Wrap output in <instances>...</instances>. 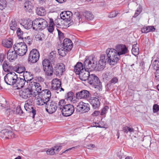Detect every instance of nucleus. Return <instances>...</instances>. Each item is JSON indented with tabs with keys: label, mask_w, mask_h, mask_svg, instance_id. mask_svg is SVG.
<instances>
[{
	"label": "nucleus",
	"mask_w": 159,
	"mask_h": 159,
	"mask_svg": "<svg viewBox=\"0 0 159 159\" xmlns=\"http://www.w3.org/2000/svg\"><path fill=\"white\" fill-rule=\"evenodd\" d=\"M89 102L94 109L98 108L100 105V102L98 99L96 97H91L89 100Z\"/></svg>",
	"instance_id": "18"
},
{
	"label": "nucleus",
	"mask_w": 159,
	"mask_h": 159,
	"mask_svg": "<svg viewBox=\"0 0 159 159\" xmlns=\"http://www.w3.org/2000/svg\"><path fill=\"white\" fill-rule=\"evenodd\" d=\"M37 94H35V92H34L32 89L30 88L24 89L20 92V95L24 99H27L30 97H35Z\"/></svg>",
	"instance_id": "5"
},
{
	"label": "nucleus",
	"mask_w": 159,
	"mask_h": 159,
	"mask_svg": "<svg viewBox=\"0 0 159 159\" xmlns=\"http://www.w3.org/2000/svg\"><path fill=\"white\" fill-rule=\"evenodd\" d=\"M118 80L117 77H114L109 81V84H115L118 82Z\"/></svg>",
	"instance_id": "58"
},
{
	"label": "nucleus",
	"mask_w": 159,
	"mask_h": 159,
	"mask_svg": "<svg viewBox=\"0 0 159 159\" xmlns=\"http://www.w3.org/2000/svg\"><path fill=\"white\" fill-rule=\"evenodd\" d=\"M13 48L14 51L16 52L17 54L23 56L25 54L27 51L26 45L22 42L15 43L14 45Z\"/></svg>",
	"instance_id": "3"
},
{
	"label": "nucleus",
	"mask_w": 159,
	"mask_h": 159,
	"mask_svg": "<svg viewBox=\"0 0 159 159\" xmlns=\"http://www.w3.org/2000/svg\"><path fill=\"white\" fill-rule=\"evenodd\" d=\"M32 7V5L31 4V2L27 1H26L24 4V8L26 11L30 12L31 11Z\"/></svg>",
	"instance_id": "34"
},
{
	"label": "nucleus",
	"mask_w": 159,
	"mask_h": 159,
	"mask_svg": "<svg viewBox=\"0 0 159 159\" xmlns=\"http://www.w3.org/2000/svg\"><path fill=\"white\" fill-rule=\"evenodd\" d=\"M45 107L46 111L49 114H52L57 110V104L55 101L51 100L48 102Z\"/></svg>",
	"instance_id": "7"
},
{
	"label": "nucleus",
	"mask_w": 159,
	"mask_h": 159,
	"mask_svg": "<svg viewBox=\"0 0 159 159\" xmlns=\"http://www.w3.org/2000/svg\"><path fill=\"white\" fill-rule=\"evenodd\" d=\"M74 95L73 92L70 91L67 93L65 97L67 100L72 101L73 99Z\"/></svg>",
	"instance_id": "49"
},
{
	"label": "nucleus",
	"mask_w": 159,
	"mask_h": 159,
	"mask_svg": "<svg viewBox=\"0 0 159 159\" xmlns=\"http://www.w3.org/2000/svg\"><path fill=\"white\" fill-rule=\"evenodd\" d=\"M43 68H46L51 66L50 60L47 59H45L42 61Z\"/></svg>",
	"instance_id": "48"
},
{
	"label": "nucleus",
	"mask_w": 159,
	"mask_h": 159,
	"mask_svg": "<svg viewBox=\"0 0 159 159\" xmlns=\"http://www.w3.org/2000/svg\"><path fill=\"white\" fill-rule=\"evenodd\" d=\"M58 53L62 57L65 56L69 51L66 50V49L63 47L58 49Z\"/></svg>",
	"instance_id": "41"
},
{
	"label": "nucleus",
	"mask_w": 159,
	"mask_h": 159,
	"mask_svg": "<svg viewBox=\"0 0 159 159\" xmlns=\"http://www.w3.org/2000/svg\"><path fill=\"white\" fill-rule=\"evenodd\" d=\"M85 67L87 69L98 71L102 70L105 67L106 64L97 61L95 57L93 56L86 57L84 62Z\"/></svg>",
	"instance_id": "1"
},
{
	"label": "nucleus",
	"mask_w": 159,
	"mask_h": 159,
	"mask_svg": "<svg viewBox=\"0 0 159 159\" xmlns=\"http://www.w3.org/2000/svg\"><path fill=\"white\" fill-rule=\"evenodd\" d=\"M153 65L154 66L157 68L159 67V61L157 60H155L153 63Z\"/></svg>",
	"instance_id": "64"
},
{
	"label": "nucleus",
	"mask_w": 159,
	"mask_h": 159,
	"mask_svg": "<svg viewBox=\"0 0 159 159\" xmlns=\"http://www.w3.org/2000/svg\"><path fill=\"white\" fill-rule=\"evenodd\" d=\"M90 93L89 92L86 90H83L76 94V97L78 99H87L89 96Z\"/></svg>",
	"instance_id": "15"
},
{
	"label": "nucleus",
	"mask_w": 159,
	"mask_h": 159,
	"mask_svg": "<svg viewBox=\"0 0 159 159\" xmlns=\"http://www.w3.org/2000/svg\"><path fill=\"white\" fill-rule=\"evenodd\" d=\"M43 19L39 18H37L34 20L33 21V29L35 30H37L38 27H39V25L40 22Z\"/></svg>",
	"instance_id": "32"
},
{
	"label": "nucleus",
	"mask_w": 159,
	"mask_h": 159,
	"mask_svg": "<svg viewBox=\"0 0 159 159\" xmlns=\"http://www.w3.org/2000/svg\"><path fill=\"white\" fill-rule=\"evenodd\" d=\"M29 88L30 89H32L33 91L34 89V83L35 81L34 80H32L31 81L29 82Z\"/></svg>",
	"instance_id": "56"
},
{
	"label": "nucleus",
	"mask_w": 159,
	"mask_h": 159,
	"mask_svg": "<svg viewBox=\"0 0 159 159\" xmlns=\"http://www.w3.org/2000/svg\"><path fill=\"white\" fill-rule=\"evenodd\" d=\"M84 66L83 64L80 62H78L75 66L74 70L76 74L79 75L84 71Z\"/></svg>",
	"instance_id": "21"
},
{
	"label": "nucleus",
	"mask_w": 159,
	"mask_h": 159,
	"mask_svg": "<svg viewBox=\"0 0 159 159\" xmlns=\"http://www.w3.org/2000/svg\"><path fill=\"white\" fill-rule=\"evenodd\" d=\"M23 41V43L24 44H27L30 45L32 42V39L30 36H28L27 38L24 37L23 39H22Z\"/></svg>",
	"instance_id": "42"
},
{
	"label": "nucleus",
	"mask_w": 159,
	"mask_h": 159,
	"mask_svg": "<svg viewBox=\"0 0 159 159\" xmlns=\"http://www.w3.org/2000/svg\"><path fill=\"white\" fill-rule=\"evenodd\" d=\"M65 70V66L62 63H58L54 67V73L57 76L61 75Z\"/></svg>",
	"instance_id": "10"
},
{
	"label": "nucleus",
	"mask_w": 159,
	"mask_h": 159,
	"mask_svg": "<svg viewBox=\"0 0 159 159\" xmlns=\"http://www.w3.org/2000/svg\"><path fill=\"white\" fill-rule=\"evenodd\" d=\"M108 109L109 107L108 106H105L102 110L101 113V115L102 116L104 114H105L107 113V110Z\"/></svg>",
	"instance_id": "57"
},
{
	"label": "nucleus",
	"mask_w": 159,
	"mask_h": 159,
	"mask_svg": "<svg viewBox=\"0 0 159 159\" xmlns=\"http://www.w3.org/2000/svg\"><path fill=\"white\" fill-rule=\"evenodd\" d=\"M142 11V7H139L137 9L135 13L134 16H133V17L134 18L136 17L141 13Z\"/></svg>",
	"instance_id": "54"
},
{
	"label": "nucleus",
	"mask_w": 159,
	"mask_h": 159,
	"mask_svg": "<svg viewBox=\"0 0 159 159\" xmlns=\"http://www.w3.org/2000/svg\"><path fill=\"white\" fill-rule=\"evenodd\" d=\"M0 135L6 139H11L16 137V135L11 131L7 129L2 130L0 133Z\"/></svg>",
	"instance_id": "12"
},
{
	"label": "nucleus",
	"mask_w": 159,
	"mask_h": 159,
	"mask_svg": "<svg viewBox=\"0 0 159 159\" xmlns=\"http://www.w3.org/2000/svg\"><path fill=\"white\" fill-rule=\"evenodd\" d=\"M23 25L26 29H29L32 27L33 28V21L31 20H26L23 23Z\"/></svg>",
	"instance_id": "31"
},
{
	"label": "nucleus",
	"mask_w": 159,
	"mask_h": 159,
	"mask_svg": "<svg viewBox=\"0 0 159 159\" xmlns=\"http://www.w3.org/2000/svg\"><path fill=\"white\" fill-rule=\"evenodd\" d=\"M17 29L16 33L19 39H23L24 36L23 34V32L20 28H18Z\"/></svg>",
	"instance_id": "50"
},
{
	"label": "nucleus",
	"mask_w": 159,
	"mask_h": 159,
	"mask_svg": "<svg viewBox=\"0 0 159 159\" xmlns=\"http://www.w3.org/2000/svg\"><path fill=\"white\" fill-rule=\"evenodd\" d=\"M9 26L11 30H15L18 28L17 23L15 20H12L9 24Z\"/></svg>",
	"instance_id": "37"
},
{
	"label": "nucleus",
	"mask_w": 159,
	"mask_h": 159,
	"mask_svg": "<svg viewBox=\"0 0 159 159\" xmlns=\"http://www.w3.org/2000/svg\"><path fill=\"white\" fill-rule=\"evenodd\" d=\"M84 71H83L79 75V78L82 81H85L87 80H88V79L90 76V74L89 70H87V68H85L84 66Z\"/></svg>",
	"instance_id": "17"
},
{
	"label": "nucleus",
	"mask_w": 159,
	"mask_h": 159,
	"mask_svg": "<svg viewBox=\"0 0 159 159\" xmlns=\"http://www.w3.org/2000/svg\"><path fill=\"white\" fill-rule=\"evenodd\" d=\"M58 31L59 38L60 40H61V39H62L64 38V34L59 30H58Z\"/></svg>",
	"instance_id": "63"
},
{
	"label": "nucleus",
	"mask_w": 159,
	"mask_h": 159,
	"mask_svg": "<svg viewBox=\"0 0 159 159\" xmlns=\"http://www.w3.org/2000/svg\"><path fill=\"white\" fill-rule=\"evenodd\" d=\"M106 53L107 56L108 63L110 65L115 64L120 59V57L115 49L108 48L106 50Z\"/></svg>",
	"instance_id": "2"
},
{
	"label": "nucleus",
	"mask_w": 159,
	"mask_h": 159,
	"mask_svg": "<svg viewBox=\"0 0 159 159\" xmlns=\"http://www.w3.org/2000/svg\"><path fill=\"white\" fill-rule=\"evenodd\" d=\"M117 13L116 12L113 11L111 12L109 16V17L110 18H112L115 17L117 16Z\"/></svg>",
	"instance_id": "62"
},
{
	"label": "nucleus",
	"mask_w": 159,
	"mask_h": 159,
	"mask_svg": "<svg viewBox=\"0 0 159 159\" xmlns=\"http://www.w3.org/2000/svg\"><path fill=\"white\" fill-rule=\"evenodd\" d=\"M40 22L39 25V27H38L37 30H42L45 29L48 25V23L46 20L43 19Z\"/></svg>",
	"instance_id": "33"
},
{
	"label": "nucleus",
	"mask_w": 159,
	"mask_h": 159,
	"mask_svg": "<svg viewBox=\"0 0 159 159\" xmlns=\"http://www.w3.org/2000/svg\"><path fill=\"white\" fill-rule=\"evenodd\" d=\"M61 146H57L52 148L48 149L46 151V153L48 155H53L58 152L61 149Z\"/></svg>",
	"instance_id": "22"
},
{
	"label": "nucleus",
	"mask_w": 159,
	"mask_h": 159,
	"mask_svg": "<svg viewBox=\"0 0 159 159\" xmlns=\"http://www.w3.org/2000/svg\"><path fill=\"white\" fill-rule=\"evenodd\" d=\"M14 86L17 87V89H20L24 87L25 82L24 79L17 77Z\"/></svg>",
	"instance_id": "20"
},
{
	"label": "nucleus",
	"mask_w": 159,
	"mask_h": 159,
	"mask_svg": "<svg viewBox=\"0 0 159 159\" xmlns=\"http://www.w3.org/2000/svg\"><path fill=\"white\" fill-rule=\"evenodd\" d=\"M17 53L15 51L10 49L9 50L7 54V58L10 61L14 60L17 57Z\"/></svg>",
	"instance_id": "25"
},
{
	"label": "nucleus",
	"mask_w": 159,
	"mask_h": 159,
	"mask_svg": "<svg viewBox=\"0 0 159 159\" xmlns=\"http://www.w3.org/2000/svg\"><path fill=\"white\" fill-rule=\"evenodd\" d=\"M61 82L57 78L53 79L52 82V88L54 90H57L61 87Z\"/></svg>",
	"instance_id": "19"
},
{
	"label": "nucleus",
	"mask_w": 159,
	"mask_h": 159,
	"mask_svg": "<svg viewBox=\"0 0 159 159\" xmlns=\"http://www.w3.org/2000/svg\"><path fill=\"white\" fill-rule=\"evenodd\" d=\"M74 106L71 104L65 105L64 108L61 111L62 115L65 116H71L74 113Z\"/></svg>",
	"instance_id": "8"
},
{
	"label": "nucleus",
	"mask_w": 159,
	"mask_h": 159,
	"mask_svg": "<svg viewBox=\"0 0 159 159\" xmlns=\"http://www.w3.org/2000/svg\"><path fill=\"white\" fill-rule=\"evenodd\" d=\"M155 30V28L153 26H148L142 28L141 31L143 33H147L150 32H153Z\"/></svg>",
	"instance_id": "29"
},
{
	"label": "nucleus",
	"mask_w": 159,
	"mask_h": 159,
	"mask_svg": "<svg viewBox=\"0 0 159 159\" xmlns=\"http://www.w3.org/2000/svg\"><path fill=\"white\" fill-rule=\"evenodd\" d=\"M95 83L93 84L94 87L97 89L99 90H102V85L101 82L100 81L99 79Z\"/></svg>",
	"instance_id": "45"
},
{
	"label": "nucleus",
	"mask_w": 159,
	"mask_h": 159,
	"mask_svg": "<svg viewBox=\"0 0 159 159\" xmlns=\"http://www.w3.org/2000/svg\"><path fill=\"white\" fill-rule=\"evenodd\" d=\"M7 2L5 0H0V9L2 10L6 7Z\"/></svg>",
	"instance_id": "52"
},
{
	"label": "nucleus",
	"mask_w": 159,
	"mask_h": 159,
	"mask_svg": "<svg viewBox=\"0 0 159 159\" xmlns=\"http://www.w3.org/2000/svg\"><path fill=\"white\" fill-rule=\"evenodd\" d=\"M99 61L105 64H106L107 61L108 63L107 56H106L105 54L101 55L100 57V60Z\"/></svg>",
	"instance_id": "46"
},
{
	"label": "nucleus",
	"mask_w": 159,
	"mask_h": 159,
	"mask_svg": "<svg viewBox=\"0 0 159 159\" xmlns=\"http://www.w3.org/2000/svg\"><path fill=\"white\" fill-rule=\"evenodd\" d=\"M39 56L38 50L36 49H33L30 52L28 61L30 63H36L39 60Z\"/></svg>",
	"instance_id": "6"
},
{
	"label": "nucleus",
	"mask_w": 159,
	"mask_h": 159,
	"mask_svg": "<svg viewBox=\"0 0 159 159\" xmlns=\"http://www.w3.org/2000/svg\"><path fill=\"white\" fill-rule=\"evenodd\" d=\"M48 102L45 100L41 96V98L38 99L36 102L37 104L39 106L43 105L44 104H46Z\"/></svg>",
	"instance_id": "44"
},
{
	"label": "nucleus",
	"mask_w": 159,
	"mask_h": 159,
	"mask_svg": "<svg viewBox=\"0 0 159 159\" xmlns=\"http://www.w3.org/2000/svg\"><path fill=\"white\" fill-rule=\"evenodd\" d=\"M103 79L106 80H108L110 79L109 74L108 73H104L102 75Z\"/></svg>",
	"instance_id": "60"
},
{
	"label": "nucleus",
	"mask_w": 159,
	"mask_h": 159,
	"mask_svg": "<svg viewBox=\"0 0 159 159\" xmlns=\"http://www.w3.org/2000/svg\"><path fill=\"white\" fill-rule=\"evenodd\" d=\"M153 112L156 113L159 111V106L157 104H155L153 106Z\"/></svg>",
	"instance_id": "55"
},
{
	"label": "nucleus",
	"mask_w": 159,
	"mask_h": 159,
	"mask_svg": "<svg viewBox=\"0 0 159 159\" xmlns=\"http://www.w3.org/2000/svg\"><path fill=\"white\" fill-rule=\"evenodd\" d=\"M72 15V12L69 11L62 12L60 15L61 19L66 21H69L70 20Z\"/></svg>",
	"instance_id": "16"
},
{
	"label": "nucleus",
	"mask_w": 159,
	"mask_h": 159,
	"mask_svg": "<svg viewBox=\"0 0 159 159\" xmlns=\"http://www.w3.org/2000/svg\"><path fill=\"white\" fill-rule=\"evenodd\" d=\"M25 68L23 66H18L16 69V71L19 73H21L25 70Z\"/></svg>",
	"instance_id": "53"
},
{
	"label": "nucleus",
	"mask_w": 159,
	"mask_h": 159,
	"mask_svg": "<svg viewBox=\"0 0 159 159\" xmlns=\"http://www.w3.org/2000/svg\"><path fill=\"white\" fill-rule=\"evenodd\" d=\"M65 100L61 99L58 102L57 108L61 111L63 110L65 107L66 104Z\"/></svg>",
	"instance_id": "43"
},
{
	"label": "nucleus",
	"mask_w": 159,
	"mask_h": 159,
	"mask_svg": "<svg viewBox=\"0 0 159 159\" xmlns=\"http://www.w3.org/2000/svg\"><path fill=\"white\" fill-rule=\"evenodd\" d=\"M23 77L24 78L23 79H24L25 80V82L27 83L32 81L33 78V76L32 74L30 72H27L24 73Z\"/></svg>",
	"instance_id": "28"
},
{
	"label": "nucleus",
	"mask_w": 159,
	"mask_h": 159,
	"mask_svg": "<svg viewBox=\"0 0 159 159\" xmlns=\"http://www.w3.org/2000/svg\"><path fill=\"white\" fill-rule=\"evenodd\" d=\"M72 43L69 39H65L63 40V46L68 51H70L73 47Z\"/></svg>",
	"instance_id": "24"
},
{
	"label": "nucleus",
	"mask_w": 159,
	"mask_h": 159,
	"mask_svg": "<svg viewBox=\"0 0 159 159\" xmlns=\"http://www.w3.org/2000/svg\"><path fill=\"white\" fill-rule=\"evenodd\" d=\"M34 86H35L34 90L37 91V92H35V94H37L38 93L41 92V90H42V86L40 84L38 83L36 80L35 81Z\"/></svg>",
	"instance_id": "40"
},
{
	"label": "nucleus",
	"mask_w": 159,
	"mask_h": 159,
	"mask_svg": "<svg viewBox=\"0 0 159 159\" xmlns=\"http://www.w3.org/2000/svg\"><path fill=\"white\" fill-rule=\"evenodd\" d=\"M89 105L88 103H85L80 102L78 103L77 106V110L81 113H85L89 110Z\"/></svg>",
	"instance_id": "11"
},
{
	"label": "nucleus",
	"mask_w": 159,
	"mask_h": 159,
	"mask_svg": "<svg viewBox=\"0 0 159 159\" xmlns=\"http://www.w3.org/2000/svg\"><path fill=\"white\" fill-rule=\"evenodd\" d=\"M2 67L4 70L6 72H9L12 69V66L10 65L9 63L5 61H4L2 65Z\"/></svg>",
	"instance_id": "26"
},
{
	"label": "nucleus",
	"mask_w": 159,
	"mask_h": 159,
	"mask_svg": "<svg viewBox=\"0 0 159 159\" xmlns=\"http://www.w3.org/2000/svg\"><path fill=\"white\" fill-rule=\"evenodd\" d=\"M17 76L14 72L7 73L4 77V80L6 83L9 85H14Z\"/></svg>",
	"instance_id": "4"
},
{
	"label": "nucleus",
	"mask_w": 159,
	"mask_h": 159,
	"mask_svg": "<svg viewBox=\"0 0 159 159\" xmlns=\"http://www.w3.org/2000/svg\"><path fill=\"white\" fill-rule=\"evenodd\" d=\"M86 19L89 20H91L94 18V16L93 14L89 11H86L83 14Z\"/></svg>",
	"instance_id": "35"
},
{
	"label": "nucleus",
	"mask_w": 159,
	"mask_h": 159,
	"mask_svg": "<svg viewBox=\"0 0 159 159\" xmlns=\"http://www.w3.org/2000/svg\"><path fill=\"white\" fill-rule=\"evenodd\" d=\"M43 69L46 75L48 76H51L52 75L53 70L52 65L43 68Z\"/></svg>",
	"instance_id": "27"
},
{
	"label": "nucleus",
	"mask_w": 159,
	"mask_h": 159,
	"mask_svg": "<svg viewBox=\"0 0 159 159\" xmlns=\"http://www.w3.org/2000/svg\"><path fill=\"white\" fill-rule=\"evenodd\" d=\"M99 79L98 77L95 75L90 74L88 80V83L90 84H92Z\"/></svg>",
	"instance_id": "30"
},
{
	"label": "nucleus",
	"mask_w": 159,
	"mask_h": 159,
	"mask_svg": "<svg viewBox=\"0 0 159 159\" xmlns=\"http://www.w3.org/2000/svg\"><path fill=\"white\" fill-rule=\"evenodd\" d=\"M116 50L119 57L121 55L125 54L128 52V49L125 45L119 44L116 47Z\"/></svg>",
	"instance_id": "13"
},
{
	"label": "nucleus",
	"mask_w": 159,
	"mask_h": 159,
	"mask_svg": "<svg viewBox=\"0 0 159 159\" xmlns=\"http://www.w3.org/2000/svg\"><path fill=\"white\" fill-rule=\"evenodd\" d=\"M39 94H40V95L45 100L48 101L51 100H50L51 97V91L48 89H46L42 91L41 92L38 93Z\"/></svg>",
	"instance_id": "14"
},
{
	"label": "nucleus",
	"mask_w": 159,
	"mask_h": 159,
	"mask_svg": "<svg viewBox=\"0 0 159 159\" xmlns=\"http://www.w3.org/2000/svg\"><path fill=\"white\" fill-rule=\"evenodd\" d=\"M36 12L38 15L41 16H44L46 14L45 9L42 7L37 8Z\"/></svg>",
	"instance_id": "36"
},
{
	"label": "nucleus",
	"mask_w": 159,
	"mask_h": 159,
	"mask_svg": "<svg viewBox=\"0 0 159 159\" xmlns=\"http://www.w3.org/2000/svg\"><path fill=\"white\" fill-rule=\"evenodd\" d=\"M16 113L17 114L22 116H24L25 115V113L22 110L20 107L19 106L16 107Z\"/></svg>",
	"instance_id": "51"
},
{
	"label": "nucleus",
	"mask_w": 159,
	"mask_h": 159,
	"mask_svg": "<svg viewBox=\"0 0 159 159\" xmlns=\"http://www.w3.org/2000/svg\"><path fill=\"white\" fill-rule=\"evenodd\" d=\"M102 121H101L98 122V123H95V125H94V126H95L96 127H98L100 128H105V125H101L100 124H102Z\"/></svg>",
	"instance_id": "61"
},
{
	"label": "nucleus",
	"mask_w": 159,
	"mask_h": 159,
	"mask_svg": "<svg viewBox=\"0 0 159 159\" xmlns=\"http://www.w3.org/2000/svg\"><path fill=\"white\" fill-rule=\"evenodd\" d=\"M2 45L7 48H9L13 45V39L11 38L3 39L2 41Z\"/></svg>",
	"instance_id": "23"
},
{
	"label": "nucleus",
	"mask_w": 159,
	"mask_h": 159,
	"mask_svg": "<svg viewBox=\"0 0 159 159\" xmlns=\"http://www.w3.org/2000/svg\"><path fill=\"white\" fill-rule=\"evenodd\" d=\"M50 20V21L49 26L48 27V30L49 32L52 33L54 30V24L52 19Z\"/></svg>",
	"instance_id": "39"
},
{
	"label": "nucleus",
	"mask_w": 159,
	"mask_h": 159,
	"mask_svg": "<svg viewBox=\"0 0 159 159\" xmlns=\"http://www.w3.org/2000/svg\"><path fill=\"white\" fill-rule=\"evenodd\" d=\"M132 52L135 56H136L139 54V46L137 43L133 45Z\"/></svg>",
	"instance_id": "38"
},
{
	"label": "nucleus",
	"mask_w": 159,
	"mask_h": 159,
	"mask_svg": "<svg viewBox=\"0 0 159 159\" xmlns=\"http://www.w3.org/2000/svg\"><path fill=\"white\" fill-rule=\"evenodd\" d=\"M26 102L24 105L25 109L28 112L32 114V117L34 118L36 114V111L33 107L32 104V101L31 100H28Z\"/></svg>",
	"instance_id": "9"
},
{
	"label": "nucleus",
	"mask_w": 159,
	"mask_h": 159,
	"mask_svg": "<svg viewBox=\"0 0 159 159\" xmlns=\"http://www.w3.org/2000/svg\"><path fill=\"white\" fill-rule=\"evenodd\" d=\"M122 131L126 134H127L128 132L129 133L134 132V129L132 127H129L127 126H124L122 129Z\"/></svg>",
	"instance_id": "47"
},
{
	"label": "nucleus",
	"mask_w": 159,
	"mask_h": 159,
	"mask_svg": "<svg viewBox=\"0 0 159 159\" xmlns=\"http://www.w3.org/2000/svg\"><path fill=\"white\" fill-rule=\"evenodd\" d=\"M36 81L40 83H42L44 81V79L40 76H38L36 77Z\"/></svg>",
	"instance_id": "59"
}]
</instances>
